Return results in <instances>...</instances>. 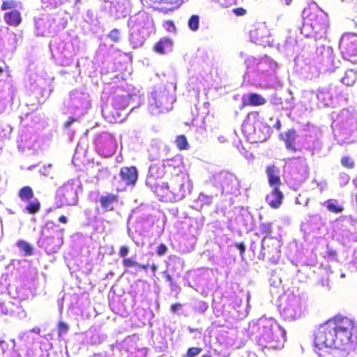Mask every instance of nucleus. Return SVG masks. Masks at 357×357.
Here are the masks:
<instances>
[{
  "mask_svg": "<svg viewBox=\"0 0 357 357\" xmlns=\"http://www.w3.org/2000/svg\"><path fill=\"white\" fill-rule=\"evenodd\" d=\"M355 328V322L351 319L341 314L335 315L315 330L314 346L319 349L344 350L352 341Z\"/></svg>",
  "mask_w": 357,
  "mask_h": 357,
  "instance_id": "nucleus-1",
  "label": "nucleus"
},
{
  "mask_svg": "<svg viewBox=\"0 0 357 357\" xmlns=\"http://www.w3.org/2000/svg\"><path fill=\"white\" fill-rule=\"evenodd\" d=\"M355 328V322L351 319L341 314L335 315L315 330L314 346L319 349L344 350L352 341Z\"/></svg>",
  "mask_w": 357,
  "mask_h": 357,
  "instance_id": "nucleus-2",
  "label": "nucleus"
},
{
  "mask_svg": "<svg viewBox=\"0 0 357 357\" xmlns=\"http://www.w3.org/2000/svg\"><path fill=\"white\" fill-rule=\"evenodd\" d=\"M248 333L258 344L271 349L283 347V336L276 324L268 318H260L249 324Z\"/></svg>",
  "mask_w": 357,
  "mask_h": 357,
  "instance_id": "nucleus-3",
  "label": "nucleus"
},
{
  "mask_svg": "<svg viewBox=\"0 0 357 357\" xmlns=\"http://www.w3.org/2000/svg\"><path fill=\"white\" fill-rule=\"evenodd\" d=\"M303 17L309 25L314 36L325 33L328 28L327 15L315 3L309 4L303 10Z\"/></svg>",
  "mask_w": 357,
  "mask_h": 357,
  "instance_id": "nucleus-4",
  "label": "nucleus"
},
{
  "mask_svg": "<svg viewBox=\"0 0 357 357\" xmlns=\"http://www.w3.org/2000/svg\"><path fill=\"white\" fill-rule=\"evenodd\" d=\"M55 200L56 208L76 205L79 198L74 183L68 181L59 187L55 192Z\"/></svg>",
  "mask_w": 357,
  "mask_h": 357,
  "instance_id": "nucleus-5",
  "label": "nucleus"
},
{
  "mask_svg": "<svg viewBox=\"0 0 357 357\" xmlns=\"http://www.w3.org/2000/svg\"><path fill=\"white\" fill-rule=\"evenodd\" d=\"M210 182L215 188L221 190V193H231L238 185L237 176L227 170H222L214 174L210 178Z\"/></svg>",
  "mask_w": 357,
  "mask_h": 357,
  "instance_id": "nucleus-6",
  "label": "nucleus"
},
{
  "mask_svg": "<svg viewBox=\"0 0 357 357\" xmlns=\"http://www.w3.org/2000/svg\"><path fill=\"white\" fill-rule=\"evenodd\" d=\"M164 165H153L149 170V183L155 195L162 202H167L171 199V192L167 183H162L161 185L151 184V179H156L164 176Z\"/></svg>",
  "mask_w": 357,
  "mask_h": 357,
  "instance_id": "nucleus-7",
  "label": "nucleus"
},
{
  "mask_svg": "<svg viewBox=\"0 0 357 357\" xmlns=\"http://www.w3.org/2000/svg\"><path fill=\"white\" fill-rule=\"evenodd\" d=\"M62 232L58 229H54L52 232L49 228H45L42 231V236L38 241L39 246L44 248L48 255L54 254L63 244Z\"/></svg>",
  "mask_w": 357,
  "mask_h": 357,
  "instance_id": "nucleus-8",
  "label": "nucleus"
},
{
  "mask_svg": "<svg viewBox=\"0 0 357 357\" xmlns=\"http://www.w3.org/2000/svg\"><path fill=\"white\" fill-rule=\"evenodd\" d=\"M339 49L344 59L357 64V34L344 33L339 41Z\"/></svg>",
  "mask_w": 357,
  "mask_h": 357,
  "instance_id": "nucleus-9",
  "label": "nucleus"
},
{
  "mask_svg": "<svg viewBox=\"0 0 357 357\" xmlns=\"http://www.w3.org/2000/svg\"><path fill=\"white\" fill-rule=\"evenodd\" d=\"M96 146L100 155L107 158L115 153L116 142L115 138L111 134L102 133L97 136Z\"/></svg>",
  "mask_w": 357,
  "mask_h": 357,
  "instance_id": "nucleus-10",
  "label": "nucleus"
},
{
  "mask_svg": "<svg viewBox=\"0 0 357 357\" xmlns=\"http://www.w3.org/2000/svg\"><path fill=\"white\" fill-rule=\"evenodd\" d=\"M121 180L126 185H135L138 179V171L136 167H122L119 170Z\"/></svg>",
  "mask_w": 357,
  "mask_h": 357,
  "instance_id": "nucleus-11",
  "label": "nucleus"
},
{
  "mask_svg": "<svg viewBox=\"0 0 357 357\" xmlns=\"http://www.w3.org/2000/svg\"><path fill=\"white\" fill-rule=\"evenodd\" d=\"M121 109H116V107H107L103 109L102 112L105 119L112 123L121 122L124 119V115L121 113Z\"/></svg>",
  "mask_w": 357,
  "mask_h": 357,
  "instance_id": "nucleus-12",
  "label": "nucleus"
},
{
  "mask_svg": "<svg viewBox=\"0 0 357 357\" xmlns=\"http://www.w3.org/2000/svg\"><path fill=\"white\" fill-rule=\"evenodd\" d=\"M283 199L284 195L280 188L273 189L270 194L266 197L267 204L273 209H278L280 207Z\"/></svg>",
  "mask_w": 357,
  "mask_h": 357,
  "instance_id": "nucleus-13",
  "label": "nucleus"
},
{
  "mask_svg": "<svg viewBox=\"0 0 357 357\" xmlns=\"http://www.w3.org/2000/svg\"><path fill=\"white\" fill-rule=\"evenodd\" d=\"M266 173L268 176V183L273 189L280 188L281 180L278 175L279 169L274 166H268L266 169Z\"/></svg>",
  "mask_w": 357,
  "mask_h": 357,
  "instance_id": "nucleus-14",
  "label": "nucleus"
},
{
  "mask_svg": "<svg viewBox=\"0 0 357 357\" xmlns=\"http://www.w3.org/2000/svg\"><path fill=\"white\" fill-rule=\"evenodd\" d=\"M317 100L326 107H328L332 104L334 98L332 85L319 89L317 94Z\"/></svg>",
  "mask_w": 357,
  "mask_h": 357,
  "instance_id": "nucleus-15",
  "label": "nucleus"
},
{
  "mask_svg": "<svg viewBox=\"0 0 357 357\" xmlns=\"http://www.w3.org/2000/svg\"><path fill=\"white\" fill-rule=\"evenodd\" d=\"M3 17L4 22L11 26H17L22 21L20 12L15 9L5 13Z\"/></svg>",
  "mask_w": 357,
  "mask_h": 357,
  "instance_id": "nucleus-16",
  "label": "nucleus"
},
{
  "mask_svg": "<svg viewBox=\"0 0 357 357\" xmlns=\"http://www.w3.org/2000/svg\"><path fill=\"white\" fill-rule=\"evenodd\" d=\"M172 40L169 38L165 37L157 42L153 49L155 52L163 54L167 51H172Z\"/></svg>",
  "mask_w": 357,
  "mask_h": 357,
  "instance_id": "nucleus-17",
  "label": "nucleus"
},
{
  "mask_svg": "<svg viewBox=\"0 0 357 357\" xmlns=\"http://www.w3.org/2000/svg\"><path fill=\"white\" fill-rule=\"evenodd\" d=\"M281 139L284 141L285 146L288 150L293 153L297 151V149L294 146V142L296 137V132L294 128L289 129L284 135V137L281 135Z\"/></svg>",
  "mask_w": 357,
  "mask_h": 357,
  "instance_id": "nucleus-18",
  "label": "nucleus"
},
{
  "mask_svg": "<svg viewBox=\"0 0 357 357\" xmlns=\"http://www.w3.org/2000/svg\"><path fill=\"white\" fill-rule=\"evenodd\" d=\"M118 195L109 193L100 197L101 207L107 211H114L113 204L118 202Z\"/></svg>",
  "mask_w": 357,
  "mask_h": 357,
  "instance_id": "nucleus-19",
  "label": "nucleus"
},
{
  "mask_svg": "<svg viewBox=\"0 0 357 357\" xmlns=\"http://www.w3.org/2000/svg\"><path fill=\"white\" fill-rule=\"evenodd\" d=\"M266 103V100L258 93H251L248 95V100L244 102V105L260 106Z\"/></svg>",
  "mask_w": 357,
  "mask_h": 357,
  "instance_id": "nucleus-20",
  "label": "nucleus"
},
{
  "mask_svg": "<svg viewBox=\"0 0 357 357\" xmlns=\"http://www.w3.org/2000/svg\"><path fill=\"white\" fill-rule=\"evenodd\" d=\"M130 97L126 96H116L112 100V106L116 107V109L124 110L129 105Z\"/></svg>",
  "mask_w": 357,
  "mask_h": 357,
  "instance_id": "nucleus-21",
  "label": "nucleus"
},
{
  "mask_svg": "<svg viewBox=\"0 0 357 357\" xmlns=\"http://www.w3.org/2000/svg\"><path fill=\"white\" fill-rule=\"evenodd\" d=\"M356 79V71L353 69H349L345 71L344 76L341 79V82L347 86H350L355 84Z\"/></svg>",
  "mask_w": 357,
  "mask_h": 357,
  "instance_id": "nucleus-22",
  "label": "nucleus"
},
{
  "mask_svg": "<svg viewBox=\"0 0 357 357\" xmlns=\"http://www.w3.org/2000/svg\"><path fill=\"white\" fill-rule=\"evenodd\" d=\"M34 196L33 191L30 186H24L18 191V197L24 202H29Z\"/></svg>",
  "mask_w": 357,
  "mask_h": 357,
  "instance_id": "nucleus-23",
  "label": "nucleus"
},
{
  "mask_svg": "<svg viewBox=\"0 0 357 357\" xmlns=\"http://www.w3.org/2000/svg\"><path fill=\"white\" fill-rule=\"evenodd\" d=\"M339 135L344 138L342 143H354L356 141L357 137L354 136V132L347 128H342Z\"/></svg>",
  "mask_w": 357,
  "mask_h": 357,
  "instance_id": "nucleus-24",
  "label": "nucleus"
},
{
  "mask_svg": "<svg viewBox=\"0 0 357 357\" xmlns=\"http://www.w3.org/2000/svg\"><path fill=\"white\" fill-rule=\"evenodd\" d=\"M326 208L332 213H341L344 208L342 206L337 204V202L335 199H329L325 202Z\"/></svg>",
  "mask_w": 357,
  "mask_h": 357,
  "instance_id": "nucleus-25",
  "label": "nucleus"
},
{
  "mask_svg": "<svg viewBox=\"0 0 357 357\" xmlns=\"http://www.w3.org/2000/svg\"><path fill=\"white\" fill-rule=\"evenodd\" d=\"M17 245L21 251L24 252L25 256H31L33 255V250L32 246L25 241L20 240L17 242Z\"/></svg>",
  "mask_w": 357,
  "mask_h": 357,
  "instance_id": "nucleus-26",
  "label": "nucleus"
},
{
  "mask_svg": "<svg viewBox=\"0 0 357 357\" xmlns=\"http://www.w3.org/2000/svg\"><path fill=\"white\" fill-rule=\"evenodd\" d=\"M177 149L180 151L188 150L190 147L187 138L184 135H178L175 139Z\"/></svg>",
  "mask_w": 357,
  "mask_h": 357,
  "instance_id": "nucleus-27",
  "label": "nucleus"
},
{
  "mask_svg": "<svg viewBox=\"0 0 357 357\" xmlns=\"http://www.w3.org/2000/svg\"><path fill=\"white\" fill-rule=\"evenodd\" d=\"M259 230L260 234L263 236L262 242L265 238L270 237L273 232L272 227L270 223H261L259 226Z\"/></svg>",
  "mask_w": 357,
  "mask_h": 357,
  "instance_id": "nucleus-28",
  "label": "nucleus"
},
{
  "mask_svg": "<svg viewBox=\"0 0 357 357\" xmlns=\"http://www.w3.org/2000/svg\"><path fill=\"white\" fill-rule=\"evenodd\" d=\"M40 203L38 200L36 199L33 202H29L25 207L26 211L29 214H34L40 210Z\"/></svg>",
  "mask_w": 357,
  "mask_h": 357,
  "instance_id": "nucleus-29",
  "label": "nucleus"
},
{
  "mask_svg": "<svg viewBox=\"0 0 357 357\" xmlns=\"http://www.w3.org/2000/svg\"><path fill=\"white\" fill-rule=\"evenodd\" d=\"M188 25L189 29L192 31L198 30L199 26V17L197 15H192L188 20Z\"/></svg>",
  "mask_w": 357,
  "mask_h": 357,
  "instance_id": "nucleus-30",
  "label": "nucleus"
},
{
  "mask_svg": "<svg viewBox=\"0 0 357 357\" xmlns=\"http://www.w3.org/2000/svg\"><path fill=\"white\" fill-rule=\"evenodd\" d=\"M341 165L347 169H353L355 167V161L350 156L345 155L340 160Z\"/></svg>",
  "mask_w": 357,
  "mask_h": 357,
  "instance_id": "nucleus-31",
  "label": "nucleus"
},
{
  "mask_svg": "<svg viewBox=\"0 0 357 357\" xmlns=\"http://www.w3.org/2000/svg\"><path fill=\"white\" fill-rule=\"evenodd\" d=\"M108 38L114 43H118L121 40V33L119 29H113L108 33Z\"/></svg>",
  "mask_w": 357,
  "mask_h": 357,
  "instance_id": "nucleus-32",
  "label": "nucleus"
},
{
  "mask_svg": "<svg viewBox=\"0 0 357 357\" xmlns=\"http://www.w3.org/2000/svg\"><path fill=\"white\" fill-rule=\"evenodd\" d=\"M202 351L200 347H192L187 350L185 356L184 357H195L198 356Z\"/></svg>",
  "mask_w": 357,
  "mask_h": 357,
  "instance_id": "nucleus-33",
  "label": "nucleus"
},
{
  "mask_svg": "<svg viewBox=\"0 0 357 357\" xmlns=\"http://www.w3.org/2000/svg\"><path fill=\"white\" fill-rule=\"evenodd\" d=\"M17 6L16 1L13 0H6L3 1L1 6V10H6L8 9L14 8Z\"/></svg>",
  "mask_w": 357,
  "mask_h": 357,
  "instance_id": "nucleus-34",
  "label": "nucleus"
},
{
  "mask_svg": "<svg viewBox=\"0 0 357 357\" xmlns=\"http://www.w3.org/2000/svg\"><path fill=\"white\" fill-rule=\"evenodd\" d=\"M136 36H137V33H131L130 37V41L133 45L134 47H137L141 46L144 42V39L143 37H142L140 39L137 40V39H135Z\"/></svg>",
  "mask_w": 357,
  "mask_h": 357,
  "instance_id": "nucleus-35",
  "label": "nucleus"
},
{
  "mask_svg": "<svg viewBox=\"0 0 357 357\" xmlns=\"http://www.w3.org/2000/svg\"><path fill=\"white\" fill-rule=\"evenodd\" d=\"M122 264H123V266L127 267V268L137 267V266L138 265V262L132 260L130 258H128V257L123 259Z\"/></svg>",
  "mask_w": 357,
  "mask_h": 357,
  "instance_id": "nucleus-36",
  "label": "nucleus"
},
{
  "mask_svg": "<svg viewBox=\"0 0 357 357\" xmlns=\"http://www.w3.org/2000/svg\"><path fill=\"white\" fill-rule=\"evenodd\" d=\"M68 331V326L63 321H59L58 324L59 335H61L63 333H66Z\"/></svg>",
  "mask_w": 357,
  "mask_h": 357,
  "instance_id": "nucleus-37",
  "label": "nucleus"
},
{
  "mask_svg": "<svg viewBox=\"0 0 357 357\" xmlns=\"http://www.w3.org/2000/svg\"><path fill=\"white\" fill-rule=\"evenodd\" d=\"M163 26L169 32H174L176 31V26L174 22L171 20H167L164 22Z\"/></svg>",
  "mask_w": 357,
  "mask_h": 357,
  "instance_id": "nucleus-38",
  "label": "nucleus"
},
{
  "mask_svg": "<svg viewBox=\"0 0 357 357\" xmlns=\"http://www.w3.org/2000/svg\"><path fill=\"white\" fill-rule=\"evenodd\" d=\"M155 252L158 256H162L167 252V247L164 243H160Z\"/></svg>",
  "mask_w": 357,
  "mask_h": 357,
  "instance_id": "nucleus-39",
  "label": "nucleus"
},
{
  "mask_svg": "<svg viewBox=\"0 0 357 357\" xmlns=\"http://www.w3.org/2000/svg\"><path fill=\"white\" fill-rule=\"evenodd\" d=\"M176 175L177 177L180 178L181 181L186 180L187 181L189 182V178H188V175L181 171V169L180 167H178V172L176 173Z\"/></svg>",
  "mask_w": 357,
  "mask_h": 357,
  "instance_id": "nucleus-40",
  "label": "nucleus"
},
{
  "mask_svg": "<svg viewBox=\"0 0 357 357\" xmlns=\"http://www.w3.org/2000/svg\"><path fill=\"white\" fill-rule=\"evenodd\" d=\"M129 252V248L126 245H123L119 249V255L121 257L126 258V257L128 255Z\"/></svg>",
  "mask_w": 357,
  "mask_h": 357,
  "instance_id": "nucleus-41",
  "label": "nucleus"
},
{
  "mask_svg": "<svg viewBox=\"0 0 357 357\" xmlns=\"http://www.w3.org/2000/svg\"><path fill=\"white\" fill-rule=\"evenodd\" d=\"M233 12L237 16H243L247 13L246 10L241 7L234 8Z\"/></svg>",
  "mask_w": 357,
  "mask_h": 357,
  "instance_id": "nucleus-42",
  "label": "nucleus"
},
{
  "mask_svg": "<svg viewBox=\"0 0 357 357\" xmlns=\"http://www.w3.org/2000/svg\"><path fill=\"white\" fill-rule=\"evenodd\" d=\"M77 121V119L74 117H70L64 123L63 128L65 129H68L70 126L75 122Z\"/></svg>",
  "mask_w": 357,
  "mask_h": 357,
  "instance_id": "nucleus-43",
  "label": "nucleus"
},
{
  "mask_svg": "<svg viewBox=\"0 0 357 357\" xmlns=\"http://www.w3.org/2000/svg\"><path fill=\"white\" fill-rule=\"evenodd\" d=\"M236 247L239 250L240 255L243 256L245 251V247L243 243H238L236 244Z\"/></svg>",
  "mask_w": 357,
  "mask_h": 357,
  "instance_id": "nucleus-44",
  "label": "nucleus"
},
{
  "mask_svg": "<svg viewBox=\"0 0 357 357\" xmlns=\"http://www.w3.org/2000/svg\"><path fill=\"white\" fill-rule=\"evenodd\" d=\"M182 307V305L181 303H174L171 305V310L173 312H176L177 310H180Z\"/></svg>",
  "mask_w": 357,
  "mask_h": 357,
  "instance_id": "nucleus-45",
  "label": "nucleus"
},
{
  "mask_svg": "<svg viewBox=\"0 0 357 357\" xmlns=\"http://www.w3.org/2000/svg\"><path fill=\"white\" fill-rule=\"evenodd\" d=\"M163 274L165 275V278H166L167 281H168V282H172L173 278H172V277L170 275V274L168 273V271H165L163 272Z\"/></svg>",
  "mask_w": 357,
  "mask_h": 357,
  "instance_id": "nucleus-46",
  "label": "nucleus"
},
{
  "mask_svg": "<svg viewBox=\"0 0 357 357\" xmlns=\"http://www.w3.org/2000/svg\"><path fill=\"white\" fill-rule=\"evenodd\" d=\"M59 222H61V223H63V224H66L68 222V219L65 215H61L59 218Z\"/></svg>",
  "mask_w": 357,
  "mask_h": 357,
  "instance_id": "nucleus-47",
  "label": "nucleus"
},
{
  "mask_svg": "<svg viewBox=\"0 0 357 357\" xmlns=\"http://www.w3.org/2000/svg\"><path fill=\"white\" fill-rule=\"evenodd\" d=\"M249 123V119H246L243 121V124H242V129L244 132H245V130H246V127L248 125Z\"/></svg>",
  "mask_w": 357,
  "mask_h": 357,
  "instance_id": "nucleus-48",
  "label": "nucleus"
},
{
  "mask_svg": "<svg viewBox=\"0 0 357 357\" xmlns=\"http://www.w3.org/2000/svg\"><path fill=\"white\" fill-rule=\"evenodd\" d=\"M139 268L143 269L146 271L148 269V266L145 264H140L138 263V265L137 266Z\"/></svg>",
  "mask_w": 357,
  "mask_h": 357,
  "instance_id": "nucleus-49",
  "label": "nucleus"
},
{
  "mask_svg": "<svg viewBox=\"0 0 357 357\" xmlns=\"http://www.w3.org/2000/svg\"><path fill=\"white\" fill-rule=\"evenodd\" d=\"M169 285L172 287V289H174V288H176V287H178L177 284H176V282H174V280H172V282H169Z\"/></svg>",
  "mask_w": 357,
  "mask_h": 357,
  "instance_id": "nucleus-50",
  "label": "nucleus"
},
{
  "mask_svg": "<svg viewBox=\"0 0 357 357\" xmlns=\"http://www.w3.org/2000/svg\"><path fill=\"white\" fill-rule=\"evenodd\" d=\"M151 269L153 273H155L157 270V266L155 264H152L151 266Z\"/></svg>",
  "mask_w": 357,
  "mask_h": 357,
  "instance_id": "nucleus-51",
  "label": "nucleus"
},
{
  "mask_svg": "<svg viewBox=\"0 0 357 357\" xmlns=\"http://www.w3.org/2000/svg\"><path fill=\"white\" fill-rule=\"evenodd\" d=\"M221 3H227V0H218Z\"/></svg>",
  "mask_w": 357,
  "mask_h": 357,
  "instance_id": "nucleus-52",
  "label": "nucleus"
},
{
  "mask_svg": "<svg viewBox=\"0 0 357 357\" xmlns=\"http://www.w3.org/2000/svg\"><path fill=\"white\" fill-rule=\"evenodd\" d=\"M179 185H180V188H181V190H183V188H184V183H183V182H182Z\"/></svg>",
  "mask_w": 357,
  "mask_h": 357,
  "instance_id": "nucleus-53",
  "label": "nucleus"
},
{
  "mask_svg": "<svg viewBox=\"0 0 357 357\" xmlns=\"http://www.w3.org/2000/svg\"><path fill=\"white\" fill-rule=\"evenodd\" d=\"M3 72V68L0 66V75L2 74Z\"/></svg>",
  "mask_w": 357,
  "mask_h": 357,
  "instance_id": "nucleus-54",
  "label": "nucleus"
},
{
  "mask_svg": "<svg viewBox=\"0 0 357 357\" xmlns=\"http://www.w3.org/2000/svg\"><path fill=\"white\" fill-rule=\"evenodd\" d=\"M202 357H211V355L205 354L203 355Z\"/></svg>",
  "mask_w": 357,
  "mask_h": 357,
  "instance_id": "nucleus-55",
  "label": "nucleus"
},
{
  "mask_svg": "<svg viewBox=\"0 0 357 357\" xmlns=\"http://www.w3.org/2000/svg\"><path fill=\"white\" fill-rule=\"evenodd\" d=\"M278 125H277V127L279 128H280V122H278Z\"/></svg>",
  "mask_w": 357,
  "mask_h": 357,
  "instance_id": "nucleus-56",
  "label": "nucleus"
},
{
  "mask_svg": "<svg viewBox=\"0 0 357 357\" xmlns=\"http://www.w3.org/2000/svg\"><path fill=\"white\" fill-rule=\"evenodd\" d=\"M278 125H277V127L279 128H280V122H278Z\"/></svg>",
  "mask_w": 357,
  "mask_h": 357,
  "instance_id": "nucleus-57",
  "label": "nucleus"
}]
</instances>
